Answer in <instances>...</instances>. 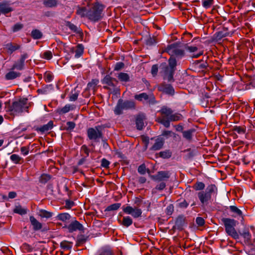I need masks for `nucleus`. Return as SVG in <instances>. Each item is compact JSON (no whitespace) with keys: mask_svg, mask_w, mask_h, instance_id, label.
I'll return each mask as SVG.
<instances>
[{"mask_svg":"<svg viewBox=\"0 0 255 255\" xmlns=\"http://www.w3.org/2000/svg\"><path fill=\"white\" fill-rule=\"evenodd\" d=\"M172 153L169 150L162 151L159 152V156L163 158H168L171 156Z\"/></svg>","mask_w":255,"mask_h":255,"instance_id":"49","label":"nucleus"},{"mask_svg":"<svg viewBox=\"0 0 255 255\" xmlns=\"http://www.w3.org/2000/svg\"><path fill=\"white\" fill-rule=\"evenodd\" d=\"M29 220L31 225L33 227V229L34 231L40 230L42 228V224L39 222L35 218L31 216L29 217Z\"/></svg>","mask_w":255,"mask_h":255,"instance_id":"22","label":"nucleus"},{"mask_svg":"<svg viewBox=\"0 0 255 255\" xmlns=\"http://www.w3.org/2000/svg\"><path fill=\"white\" fill-rule=\"evenodd\" d=\"M75 108V106L74 105L68 104H66L63 108L57 109L56 111L58 114H59L60 115H62L68 113L70 111L74 110Z\"/></svg>","mask_w":255,"mask_h":255,"instance_id":"21","label":"nucleus"},{"mask_svg":"<svg viewBox=\"0 0 255 255\" xmlns=\"http://www.w3.org/2000/svg\"><path fill=\"white\" fill-rule=\"evenodd\" d=\"M75 124L73 122H68L66 123L67 127L65 129L67 130H71L75 128Z\"/></svg>","mask_w":255,"mask_h":255,"instance_id":"59","label":"nucleus"},{"mask_svg":"<svg viewBox=\"0 0 255 255\" xmlns=\"http://www.w3.org/2000/svg\"><path fill=\"white\" fill-rule=\"evenodd\" d=\"M164 143V139L161 136H158L155 139V142L151 147V149L152 150H160L163 146Z\"/></svg>","mask_w":255,"mask_h":255,"instance_id":"18","label":"nucleus"},{"mask_svg":"<svg viewBox=\"0 0 255 255\" xmlns=\"http://www.w3.org/2000/svg\"><path fill=\"white\" fill-rule=\"evenodd\" d=\"M222 221L224 224L226 233L234 239H239V234L235 228L238 222L233 219L230 218H223Z\"/></svg>","mask_w":255,"mask_h":255,"instance_id":"3","label":"nucleus"},{"mask_svg":"<svg viewBox=\"0 0 255 255\" xmlns=\"http://www.w3.org/2000/svg\"><path fill=\"white\" fill-rule=\"evenodd\" d=\"M165 51L171 57L181 59L185 55L184 50L177 43H173L167 46Z\"/></svg>","mask_w":255,"mask_h":255,"instance_id":"5","label":"nucleus"},{"mask_svg":"<svg viewBox=\"0 0 255 255\" xmlns=\"http://www.w3.org/2000/svg\"><path fill=\"white\" fill-rule=\"evenodd\" d=\"M144 119L145 117L143 115H139L137 116L135 120V124L138 129L141 130L143 128Z\"/></svg>","mask_w":255,"mask_h":255,"instance_id":"24","label":"nucleus"},{"mask_svg":"<svg viewBox=\"0 0 255 255\" xmlns=\"http://www.w3.org/2000/svg\"><path fill=\"white\" fill-rule=\"evenodd\" d=\"M161 114L160 118H167L171 121H178L181 119L182 116L178 113L173 114L172 110L166 106H163L159 111Z\"/></svg>","mask_w":255,"mask_h":255,"instance_id":"6","label":"nucleus"},{"mask_svg":"<svg viewBox=\"0 0 255 255\" xmlns=\"http://www.w3.org/2000/svg\"><path fill=\"white\" fill-rule=\"evenodd\" d=\"M157 42V39H156V37L153 36L152 37H149L147 39L146 43L147 45L151 46V45L156 44Z\"/></svg>","mask_w":255,"mask_h":255,"instance_id":"55","label":"nucleus"},{"mask_svg":"<svg viewBox=\"0 0 255 255\" xmlns=\"http://www.w3.org/2000/svg\"><path fill=\"white\" fill-rule=\"evenodd\" d=\"M31 37L34 39H39L42 37V33L38 29H34L31 31Z\"/></svg>","mask_w":255,"mask_h":255,"instance_id":"41","label":"nucleus"},{"mask_svg":"<svg viewBox=\"0 0 255 255\" xmlns=\"http://www.w3.org/2000/svg\"><path fill=\"white\" fill-rule=\"evenodd\" d=\"M174 211V206L172 204H169L166 209V213L167 215H171Z\"/></svg>","mask_w":255,"mask_h":255,"instance_id":"61","label":"nucleus"},{"mask_svg":"<svg viewBox=\"0 0 255 255\" xmlns=\"http://www.w3.org/2000/svg\"><path fill=\"white\" fill-rule=\"evenodd\" d=\"M158 122L162 124L165 128L170 127V122H171L170 119L167 118H158Z\"/></svg>","mask_w":255,"mask_h":255,"instance_id":"45","label":"nucleus"},{"mask_svg":"<svg viewBox=\"0 0 255 255\" xmlns=\"http://www.w3.org/2000/svg\"><path fill=\"white\" fill-rule=\"evenodd\" d=\"M123 211L127 214H130L134 218H137L141 217L142 211L138 208H133L130 206L123 207Z\"/></svg>","mask_w":255,"mask_h":255,"instance_id":"10","label":"nucleus"},{"mask_svg":"<svg viewBox=\"0 0 255 255\" xmlns=\"http://www.w3.org/2000/svg\"><path fill=\"white\" fill-rule=\"evenodd\" d=\"M125 67V64L123 62H117L115 67H114V70L115 71H119L123 69Z\"/></svg>","mask_w":255,"mask_h":255,"instance_id":"56","label":"nucleus"},{"mask_svg":"<svg viewBox=\"0 0 255 255\" xmlns=\"http://www.w3.org/2000/svg\"><path fill=\"white\" fill-rule=\"evenodd\" d=\"M56 218L58 220L66 222L71 218V216L67 213H60L57 215Z\"/></svg>","mask_w":255,"mask_h":255,"instance_id":"28","label":"nucleus"},{"mask_svg":"<svg viewBox=\"0 0 255 255\" xmlns=\"http://www.w3.org/2000/svg\"><path fill=\"white\" fill-rule=\"evenodd\" d=\"M12 11H13V8L7 1L0 2V13L6 15Z\"/></svg>","mask_w":255,"mask_h":255,"instance_id":"15","label":"nucleus"},{"mask_svg":"<svg viewBox=\"0 0 255 255\" xmlns=\"http://www.w3.org/2000/svg\"><path fill=\"white\" fill-rule=\"evenodd\" d=\"M241 235L243 237V238L247 241H250V240L251 239V235L249 231L247 229L244 230L243 231V233H242Z\"/></svg>","mask_w":255,"mask_h":255,"instance_id":"52","label":"nucleus"},{"mask_svg":"<svg viewBox=\"0 0 255 255\" xmlns=\"http://www.w3.org/2000/svg\"><path fill=\"white\" fill-rule=\"evenodd\" d=\"M23 25L21 23H17L14 25L12 27L13 32H17L22 28Z\"/></svg>","mask_w":255,"mask_h":255,"instance_id":"62","label":"nucleus"},{"mask_svg":"<svg viewBox=\"0 0 255 255\" xmlns=\"http://www.w3.org/2000/svg\"><path fill=\"white\" fill-rule=\"evenodd\" d=\"M53 123L52 121H49L47 124L44 125L38 128V130L41 132L47 131L53 128Z\"/></svg>","mask_w":255,"mask_h":255,"instance_id":"29","label":"nucleus"},{"mask_svg":"<svg viewBox=\"0 0 255 255\" xmlns=\"http://www.w3.org/2000/svg\"><path fill=\"white\" fill-rule=\"evenodd\" d=\"M81 152L82 153L85 154V157H88L89 155V149L87 147V146L85 145H83L81 146Z\"/></svg>","mask_w":255,"mask_h":255,"instance_id":"57","label":"nucleus"},{"mask_svg":"<svg viewBox=\"0 0 255 255\" xmlns=\"http://www.w3.org/2000/svg\"><path fill=\"white\" fill-rule=\"evenodd\" d=\"M68 231L70 233L76 231L77 230L82 231L83 230V225L77 220L71 222L67 227Z\"/></svg>","mask_w":255,"mask_h":255,"instance_id":"16","label":"nucleus"},{"mask_svg":"<svg viewBox=\"0 0 255 255\" xmlns=\"http://www.w3.org/2000/svg\"><path fill=\"white\" fill-rule=\"evenodd\" d=\"M13 211L14 213H16L20 215H23L27 214V208H23L21 205H18L15 206Z\"/></svg>","mask_w":255,"mask_h":255,"instance_id":"27","label":"nucleus"},{"mask_svg":"<svg viewBox=\"0 0 255 255\" xmlns=\"http://www.w3.org/2000/svg\"><path fill=\"white\" fill-rule=\"evenodd\" d=\"M102 83L106 85V86H104V88L112 91L115 90L118 84V81L115 78H112L109 75H106L104 78Z\"/></svg>","mask_w":255,"mask_h":255,"instance_id":"9","label":"nucleus"},{"mask_svg":"<svg viewBox=\"0 0 255 255\" xmlns=\"http://www.w3.org/2000/svg\"><path fill=\"white\" fill-rule=\"evenodd\" d=\"M205 184L202 182H197L193 186V188L196 191L202 190L205 188Z\"/></svg>","mask_w":255,"mask_h":255,"instance_id":"48","label":"nucleus"},{"mask_svg":"<svg viewBox=\"0 0 255 255\" xmlns=\"http://www.w3.org/2000/svg\"><path fill=\"white\" fill-rule=\"evenodd\" d=\"M170 177V173L167 171H159L155 175L151 176L152 179L155 181H163L167 180Z\"/></svg>","mask_w":255,"mask_h":255,"instance_id":"13","label":"nucleus"},{"mask_svg":"<svg viewBox=\"0 0 255 255\" xmlns=\"http://www.w3.org/2000/svg\"><path fill=\"white\" fill-rule=\"evenodd\" d=\"M202 6L207 9L210 8L214 3V0H202Z\"/></svg>","mask_w":255,"mask_h":255,"instance_id":"50","label":"nucleus"},{"mask_svg":"<svg viewBox=\"0 0 255 255\" xmlns=\"http://www.w3.org/2000/svg\"><path fill=\"white\" fill-rule=\"evenodd\" d=\"M9 71L5 75V78L7 80H11L16 79L17 77H20L21 74L19 72H15L13 71Z\"/></svg>","mask_w":255,"mask_h":255,"instance_id":"26","label":"nucleus"},{"mask_svg":"<svg viewBox=\"0 0 255 255\" xmlns=\"http://www.w3.org/2000/svg\"><path fill=\"white\" fill-rule=\"evenodd\" d=\"M28 58V54L24 53L20 56V57L18 59L12 66L11 70H22L24 67V62L26 59Z\"/></svg>","mask_w":255,"mask_h":255,"instance_id":"11","label":"nucleus"},{"mask_svg":"<svg viewBox=\"0 0 255 255\" xmlns=\"http://www.w3.org/2000/svg\"><path fill=\"white\" fill-rule=\"evenodd\" d=\"M162 91L168 94L173 95L174 90L170 85L165 84L162 86Z\"/></svg>","mask_w":255,"mask_h":255,"instance_id":"35","label":"nucleus"},{"mask_svg":"<svg viewBox=\"0 0 255 255\" xmlns=\"http://www.w3.org/2000/svg\"><path fill=\"white\" fill-rule=\"evenodd\" d=\"M99 83V80L97 79H93L92 81L88 83L87 85V87L89 89H93L94 90L96 87V86Z\"/></svg>","mask_w":255,"mask_h":255,"instance_id":"54","label":"nucleus"},{"mask_svg":"<svg viewBox=\"0 0 255 255\" xmlns=\"http://www.w3.org/2000/svg\"><path fill=\"white\" fill-rule=\"evenodd\" d=\"M26 99L20 100L18 101H15L9 106L8 110L13 114L21 113L24 110L27 111L28 107L26 106Z\"/></svg>","mask_w":255,"mask_h":255,"instance_id":"7","label":"nucleus"},{"mask_svg":"<svg viewBox=\"0 0 255 255\" xmlns=\"http://www.w3.org/2000/svg\"><path fill=\"white\" fill-rule=\"evenodd\" d=\"M42 57L45 59L50 60L52 58V53L50 51H46L43 53Z\"/></svg>","mask_w":255,"mask_h":255,"instance_id":"60","label":"nucleus"},{"mask_svg":"<svg viewBox=\"0 0 255 255\" xmlns=\"http://www.w3.org/2000/svg\"><path fill=\"white\" fill-rule=\"evenodd\" d=\"M161 135L165 137L166 138H168L172 136H175L176 134L171 130H164L162 131Z\"/></svg>","mask_w":255,"mask_h":255,"instance_id":"51","label":"nucleus"},{"mask_svg":"<svg viewBox=\"0 0 255 255\" xmlns=\"http://www.w3.org/2000/svg\"><path fill=\"white\" fill-rule=\"evenodd\" d=\"M67 26L69 27L70 29L76 33H80V30L79 28L73 23L71 22H67L66 24Z\"/></svg>","mask_w":255,"mask_h":255,"instance_id":"47","label":"nucleus"},{"mask_svg":"<svg viewBox=\"0 0 255 255\" xmlns=\"http://www.w3.org/2000/svg\"><path fill=\"white\" fill-rule=\"evenodd\" d=\"M188 205L189 204L184 199L180 200L178 203V207L181 208H186L188 206Z\"/></svg>","mask_w":255,"mask_h":255,"instance_id":"58","label":"nucleus"},{"mask_svg":"<svg viewBox=\"0 0 255 255\" xmlns=\"http://www.w3.org/2000/svg\"><path fill=\"white\" fill-rule=\"evenodd\" d=\"M51 179V176L47 174H42L39 177V182L43 184H46Z\"/></svg>","mask_w":255,"mask_h":255,"instance_id":"40","label":"nucleus"},{"mask_svg":"<svg viewBox=\"0 0 255 255\" xmlns=\"http://www.w3.org/2000/svg\"><path fill=\"white\" fill-rule=\"evenodd\" d=\"M175 71V70L169 68L167 67V66H165L162 71V76L163 79L168 82L173 81V75Z\"/></svg>","mask_w":255,"mask_h":255,"instance_id":"12","label":"nucleus"},{"mask_svg":"<svg viewBox=\"0 0 255 255\" xmlns=\"http://www.w3.org/2000/svg\"><path fill=\"white\" fill-rule=\"evenodd\" d=\"M196 223L199 226H203L205 224L204 219L200 217H198L196 219Z\"/></svg>","mask_w":255,"mask_h":255,"instance_id":"63","label":"nucleus"},{"mask_svg":"<svg viewBox=\"0 0 255 255\" xmlns=\"http://www.w3.org/2000/svg\"><path fill=\"white\" fill-rule=\"evenodd\" d=\"M232 130L239 134H244L246 131V128L244 127L235 126L233 128Z\"/></svg>","mask_w":255,"mask_h":255,"instance_id":"44","label":"nucleus"},{"mask_svg":"<svg viewBox=\"0 0 255 255\" xmlns=\"http://www.w3.org/2000/svg\"><path fill=\"white\" fill-rule=\"evenodd\" d=\"M71 52H75V57L78 58L81 57L84 53V46L82 44H79L76 46V49L74 50V48H71Z\"/></svg>","mask_w":255,"mask_h":255,"instance_id":"23","label":"nucleus"},{"mask_svg":"<svg viewBox=\"0 0 255 255\" xmlns=\"http://www.w3.org/2000/svg\"><path fill=\"white\" fill-rule=\"evenodd\" d=\"M11 161L14 164H21L23 162V159L16 154H13L10 156Z\"/></svg>","mask_w":255,"mask_h":255,"instance_id":"31","label":"nucleus"},{"mask_svg":"<svg viewBox=\"0 0 255 255\" xmlns=\"http://www.w3.org/2000/svg\"><path fill=\"white\" fill-rule=\"evenodd\" d=\"M168 66H167V67L176 70V67L177 66V60L176 58L170 56L168 59Z\"/></svg>","mask_w":255,"mask_h":255,"instance_id":"38","label":"nucleus"},{"mask_svg":"<svg viewBox=\"0 0 255 255\" xmlns=\"http://www.w3.org/2000/svg\"><path fill=\"white\" fill-rule=\"evenodd\" d=\"M230 35L227 28H224L222 30L216 33V38L217 40H220L223 38L227 37Z\"/></svg>","mask_w":255,"mask_h":255,"instance_id":"25","label":"nucleus"},{"mask_svg":"<svg viewBox=\"0 0 255 255\" xmlns=\"http://www.w3.org/2000/svg\"><path fill=\"white\" fill-rule=\"evenodd\" d=\"M104 8V5L99 2H94L87 11L86 17L91 21H98L103 17L102 12Z\"/></svg>","mask_w":255,"mask_h":255,"instance_id":"1","label":"nucleus"},{"mask_svg":"<svg viewBox=\"0 0 255 255\" xmlns=\"http://www.w3.org/2000/svg\"><path fill=\"white\" fill-rule=\"evenodd\" d=\"M217 192V188L214 184L208 186L205 191H200L198 193V197L202 205H207L209 204L212 198V195L216 194Z\"/></svg>","mask_w":255,"mask_h":255,"instance_id":"2","label":"nucleus"},{"mask_svg":"<svg viewBox=\"0 0 255 255\" xmlns=\"http://www.w3.org/2000/svg\"><path fill=\"white\" fill-rule=\"evenodd\" d=\"M186 50L189 52L190 54L189 56L192 58H197L203 54V51H198V48L194 46H186Z\"/></svg>","mask_w":255,"mask_h":255,"instance_id":"14","label":"nucleus"},{"mask_svg":"<svg viewBox=\"0 0 255 255\" xmlns=\"http://www.w3.org/2000/svg\"><path fill=\"white\" fill-rule=\"evenodd\" d=\"M149 98V96L145 93H142L134 96V99L139 101H142L143 100L147 101Z\"/></svg>","mask_w":255,"mask_h":255,"instance_id":"39","label":"nucleus"},{"mask_svg":"<svg viewBox=\"0 0 255 255\" xmlns=\"http://www.w3.org/2000/svg\"><path fill=\"white\" fill-rule=\"evenodd\" d=\"M38 215L42 218L48 219L52 216L53 213L45 210L41 209L39 210Z\"/></svg>","mask_w":255,"mask_h":255,"instance_id":"32","label":"nucleus"},{"mask_svg":"<svg viewBox=\"0 0 255 255\" xmlns=\"http://www.w3.org/2000/svg\"><path fill=\"white\" fill-rule=\"evenodd\" d=\"M79 96V92L76 91L75 90L74 91H72L69 96L70 101H75Z\"/></svg>","mask_w":255,"mask_h":255,"instance_id":"53","label":"nucleus"},{"mask_svg":"<svg viewBox=\"0 0 255 255\" xmlns=\"http://www.w3.org/2000/svg\"><path fill=\"white\" fill-rule=\"evenodd\" d=\"M230 210L231 213L232 214L231 215L232 217L234 218L237 217H242L243 218V212L242 211L239 209L236 206H230L228 208Z\"/></svg>","mask_w":255,"mask_h":255,"instance_id":"19","label":"nucleus"},{"mask_svg":"<svg viewBox=\"0 0 255 255\" xmlns=\"http://www.w3.org/2000/svg\"><path fill=\"white\" fill-rule=\"evenodd\" d=\"M146 167L144 164L140 165L138 168V172L141 174H144L146 172Z\"/></svg>","mask_w":255,"mask_h":255,"instance_id":"64","label":"nucleus"},{"mask_svg":"<svg viewBox=\"0 0 255 255\" xmlns=\"http://www.w3.org/2000/svg\"><path fill=\"white\" fill-rule=\"evenodd\" d=\"M73 243L72 242L63 241L60 243V247L64 250H70L72 248Z\"/></svg>","mask_w":255,"mask_h":255,"instance_id":"36","label":"nucleus"},{"mask_svg":"<svg viewBox=\"0 0 255 255\" xmlns=\"http://www.w3.org/2000/svg\"><path fill=\"white\" fill-rule=\"evenodd\" d=\"M133 223L132 219L129 216L124 217L122 222L121 224L126 227H128L132 225Z\"/></svg>","mask_w":255,"mask_h":255,"instance_id":"37","label":"nucleus"},{"mask_svg":"<svg viewBox=\"0 0 255 255\" xmlns=\"http://www.w3.org/2000/svg\"><path fill=\"white\" fill-rule=\"evenodd\" d=\"M44 79L46 82H50L53 79V75L51 72L46 71L44 74Z\"/></svg>","mask_w":255,"mask_h":255,"instance_id":"46","label":"nucleus"},{"mask_svg":"<svg viewBox=\"0 0 255 255\" xmlns=\"http://www.w3.org/2000/svg\"><path fill=\"white\" fill-rule=\"evenodd\" d=\"M87 11L88 10L85 7H79L76 11V13L79 15L81 17H86Z\"/></svg>","mask_w":255,"mask_h":255,"instance_id":"43","label":"nucleus"},{"mask_svg":"<svg viewBox=\"0 0 255 255\" xmlns=\"http://www.w3.org/2000/svg\"><path fill=\"white\" fill-rule=\"evenodd\" d=\"M20 47L21 45L16 43L10 42L4 45V48L9 54H11L15 51L20 49Z\"/></svg>","mask_w":255,"mask_h":255,"instance_id":"17","label":"nucleus"},{"mask_svg":"<svg viewBox=\"0 0 255 255\" xmlns=\"http://www.w3.org/2000/svg\"><path fill=\"white\" fill-rule=\"evenodd\" d=\"M135 108V103L131 100L119 99L114 109V113L117 115L123 114L124 110H128Z\"/></svg>","mask_w":255,"mask_h":255,"instance_id":"4","label":"nucleus"},{"mask_svg":"<svg viewBox=\"0 0 255 255\" xmlns=\"http://www.w3.org/2000/svg\"><path fill=\"white\" fill-rule=\"evenodd\" d=\"M185 218L183 215H180L176 219L175 225L173 228L178 230H182L185 225Z\"/></svg>","mask_w":255,"mask_h":255,"instance_id":"20","label":"nucleus"},{"mask_svg":"<svg viewBox=\"0 0 255 255\" xmlns=\"http://www.w3.org/2000/svg\"><path fill=\"white\" fill-rule=\"evenodd\" d=\"M43 3L45 7H54L57 5L58 0H44Z\"/></svg>","mask_w":255,"mask_h":255,"instance_id":"34","label":"nucleus"},{"mask_svg":"<svg viewBox=\"0 0 255 255\" xmlns=\"http://www.w3.org/2000/svg\"><path fill=\"white\" fill-rule=\"evenodd\" d=\"M121 206V203H114V204H113L108 206L107 207V208L106 209L105 211H112L117 210L118 209H119L120 208Z\"/></svg>","mask_w":255,"mask_h":255,"instance_id":"42","label":"nucleus"},{"mask_svg":"<svg viewBox=\"0 0 255 255\" xmlns=\"http://www.w3.org/2000/svg\"><path fill=\"white\" fill-rule=\"evenodd\" d=\"M194 131L195 130L193 129H190L187 130L183 131V136L188 141H191L193 137V133Z\"/></svg>","mask_w":255,"mask_h":255,"instance_id":"30","label":"nucleus"},{"mask_svg":"<svg viewBox=\"0 0 255 255\" xmlns=\"http://www.w3.org/2000/svg\"><path fill=\"white\" fill-rule=\"evenodd\" d=\"M118 79L122 82H127L129 81L130 77L129 75L126 73L121 72L120 73L118 76Z\"/></svg>","mask_w":255,"mask_h":255,"instance_id":"33","label":"nucleus"},{"mask_svg":"<svg viewBox=\"0 0 255 255\" xmlns=\"http://www.w3.org/2000/svg\"><path fill=\"white\" fill-rule=\"evenodd\" d=\"M103 127L102 126H96L94 128H89L87 130V135L90 140H97L103 137L102 130Z\"/></svg>","mask_w":255,"mask_h":255,"instance_id":"8","label":"nucleus"}]
</instances>
